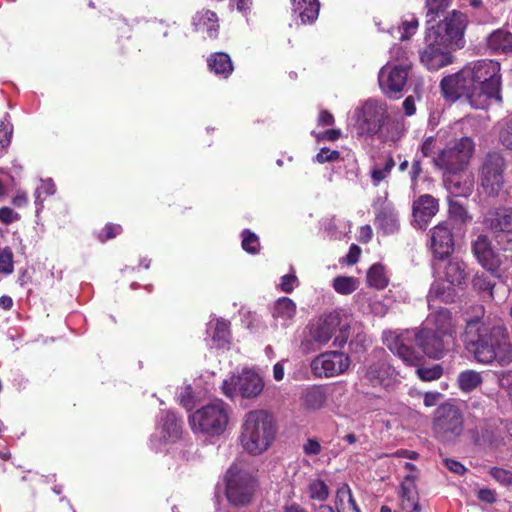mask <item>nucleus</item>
<instances>
[{"instance_id": "nucleus-1", "label": "nucleus", "mask_w": 512, "mask_h": 512, "mask_svg": "<svg viewBox=\"0 0 512 512\" xmlns=\"http://www.w3.org/2000/svg\"><path fill=\"white\" fill-rule=\"evenodd\" d=\"M440 87L444 97L452 101L465 97L473 108L486 109L493 101H502L500 64L490 59L470 62L444 77Z\"/></svg>"}, {"instance_id": "nucleus-2", "label": "nucleus", "mask_w": 512, "mask_h": 512, "mask_svg": "<svg viewBox=\"0 0 512 512\" xmlns=\"http://www.w3.org/2000/svg\"><path fill=\"white\" fill-rule=\"evenodd\" d=\"M465 350L482 365L512 363V340L501 320L474 318L466 322L462 335Z\"/></svg>"}, {"instance_id": "nucleus-3", "label": "nucleus", "mask_w": 512, "mask_h": 512, "mask_svg": "<svg viewBox=\"0 0 512 512\" xmlns=\"http://www.w3.org/2000/svg\"><path fill=\"white\" fill-rule=\"evenodd\" d=\"M383 343L407 366H418L424 357L442 359L448 352V341L430 327L384 331Z\"/></svg>"}, {"instance_id": "nucleus-4", "label": "nucleus", "mask_w": 512, "mask_h": 512, "mask_svg": "<svg viewBox=\"0 0 512 512\" xmlns=\"http://www.w3.org/2000/svg\"><path fill=\"white\" fill-rule=\"evenodd\" d=\"M276 434L273 416L263 409L247 412L242 419L239 441L249 454L259 455L272 444Z\"/></svg>"}, {"instance_id": "nucleus-5", "label": "nucleus", "mask_w": 512, "mask_h": 512, "mask_svg": "<svg viewBox=\"0 0 512 512\" xmlns=\"http://www.w3.org/2000/svg\"><path fill=\"white\" fill-rule=\"evenodd\" d=\"M351 330V323L347 317L338 311L322 315L310 327V336L319 346L326 345L334 337L333 346L342 348L347 343Z\"/></svg>"}, {"instance_id": "nucleus-6", "label": "nucleus", "mask_w": 512, "mask_h": 512, "mask_svg": "<svg viewBox=\"0 0 512 512\" xmlns=\"http://www.w3.org/2000/svg\"><path fill=\"white\" fill-rule=\"evenodd\" d=\"M230 414L231 407L222 400H216L196 410L189 422L194 432L218 436L226 430Z\"/></svg>"}, {"instance_id": "nucleus-7", "label": "nucleus", "mask_w": 512, "mask_h": 512, "mask_svg": "<svg viewBox=\"0 0 512 512\" xmlns=\"http://www.w3.org/2000/svg\"><path fill=\"white\" fill-rule=\"evenodd\" d=\"M256 481L242 466L234 464L226 473V497L233 506L245 507L252 502Z\"/></svg>"}, {"instance_id": "nucleus-8", "label": "nucleus", "mask_w": 512, "mask_h": 512, "mask_svg": "<svg viewBox=\"0 0 512 512\" xmlns=\"http://www.w3.org/2000/svg\"><path fill=\"white\" fill-rule=\"evenodd\" d=\"M433 429L440 440L456 441L464 431V418L461 410L451 403L441 404L435 411Z\"/></svg>"}, {"instance_id": "nucleus-9", "label": "nucleus", "mask_w": 512, "mask_h": 512, "mask_svg": "<svg viewBox=\"0 0 512 512\" xmlns=\"http://www.w3.org/2000/svg\"><path fill=\"white\" fill-rule=\"evenodd\" d=\"M473 150V140L469 137H462L443 149L435 159V164L444 172H461L466 170Z\"/></svg>"}, {"instance_id": "nucleus-10", "label": "nucleus", "mask_w": 512, "mask_h": 512, "mask_svg": "<svg viewBox=\"0 0 512 512\" xmlns=\"http://www.w3.org/2000/svg\"><path fill=\"white\" fill-rule=\"evenodd\" d=\"M425 47L419 51L420 62L430 71H437L453 62L451 50L433 30H426Z\"/></svg>"}, {"instance_id": "nucleus-11", "label": "nucleus", "mask_w": 512, "mask_h": 512, "mask_svg": "<svg viewBox=\"0 0 512 512\" xmlns=\"http://www.w3.org/2000/svg\"><path fill=\"white\" fill-rule=\"evenodd\" d=\"M263 389L262 378L251 370H244L240 374L232 375L222 384L223 394L230 399L238 395L246 399L256 398Z\"/></svg>"}, {"instance_id": "nucleus-12", "label": "nucleus", "mask_w": 512, "mask_h": 512, "mask_svg": "<svg viewBox=\"0 0 512 512\" xmlns=\"http://www.w3.org/2000/svg\"><path fill=\"white\" fill-rule=\"evenodd\" d=\"M356 117L358 133L374 136L381 130L388 117L387 105L382 101L369 99L356 110Z\"/></svg>"}, {"instance_id": "nucleus-13", "label": "nucleus", "mask_w": 512, "mask_h": 512, "mask_svg": "<svg viewBox=\"0 0 512 512\" xmlns=\"http://www.w3.org/2000/svg\"><path fill=\"white\" fill-rule=\"evenodd\" d=\"M505 160L500 153L486 155L479 171L480 185L489 196H497L504 184Z\"/></svg>"}, {"instance_id": "nucleus-14", "label": "nucleus", "mask_w": 512, "mask_h": 512, "mask_svg": "<svg viewBox=\"0 0 512 512\" xmlns=\"http://www.w3.org/2000/svg\"><path fill=\"white\" fill-rule=\"evenodd\" d=\"M467 26V16L457 10H453L442 22L427 28L433 30L441 37L442 43L453 49L462 48L464 45V32Z\"/></svg>"}, {"instance_id": "nucleus-15", "label": "nucleus", "mask_w": 512, "mask_h": 512, "mask_svg": "<svg viewBox=\"0 0 512 512\" xmlns=\"http://www.w3.org/2000/svg\"><path fill=\"white\" fill-rule=\"evenodd\" d=\"M400 372L386 358L369 363L363 374V380L372 387L390 389L401 382Z\"/></svg>"}, {"instance_id": "nucleus-16", "label": "nucleus", "mask_w": 512, "mask_h": 512, "mask_svg": "<svg viewBox=\"0 0 512 512\" xmlns=\"http://www.w3.org/2000/svg\"><path fill=\"white\" fill-rule=\"evenodd\" d=\"M351 364L350 357L338 351H326L316 356L311 364V371L317 377L330 378L346 372Z\"/></svg>"}, {"instance_id": "nucleus-17", "label": "nucleus", "mask_w": 512, "mask_h": 512, "mask_svg": "<svg viewBox=\"0 0 512 512\" xmlns=\"http://www.w3.org/2000/svg\"><path fill=\"white\" fill-rule=\"evenodd\" d=\"M409 63L395 64L389 61L378 74L379 86L388 97H393L403 91L408 78Z\"/></svg>"}, {"instance_id": "nucleus-18", "label": "nucleus", "mask_w": 512, "mask_h": 512, "mask_svg": "<svg viewBox=\"0 0 512 512\" xmlns=\"http://www.w3.org/2000/svg\"><path fill=\"white\" fill-rule=\"evenodd\" d=\"M482 224L497 239L512 236V207L500 205L489 208L483 215Z\"/></svg>"}, {"instance_id": "nucleus-19", "label": "nucleus", "mask_w": 512, "mask_h": 512, "mask_svg": "<svg viewBox=\"0 0 512 512\" xmlns=\"http://www.w3.org/2000/svg\"><path fill=\"white\" fill-rule=\"evenodd\" d=\"M426 318V326L430 327L439 335L446 339H454L457 334V319L447 308L430 309Z\"/></svg>"}, {"instance_id": "nucleus-20", "label": "nucleus", "mask_w": 512, "mask_h": 512, "mask_svg": "<svg viewBox=\"0 0 512 512\" xmlns=\"http://www.w3.org/2000/svg\"><path fill=\"white\" fill-rule=\"evenodd\" d=\"M439 210V201L430 194L420 195L412 205L414 225L419 229H425L430 220Z\"/></svg>"}, {"instance_id": "nucleus-21", "label": "nucleus", "mask_w": 512, "mask_h": 512, "mask_svg": "<svg viewBox=\"0 0 512 512\" xmlns=\"http://www.w3.org/2000/svg\"><path fill=\"white\" fill-rule=\"evenodd\" d=\"M444 185L451 197H469L474 189V176L471 172H444Z\"/></svg>"}, {"instance_id": "nucleus-22", "label": "nucleus", "mask_w": 512, "mask_h": 512, "mask_svg": "<svg viewBox=\"0 0 512 512\" xmlns=\"http://www.w3.org/2000/svg\"><path fill=\"white\" fill-rule=\"evenodd\" d=\"M472 251L478 262L491 274L495 275L500 266V259L493 251L491 241L485 234H480L472 243Z\"/></svg>"}, {"instance_id": "nucleus-23", "label": "nucleus", "mask_w": 512, "mask_h": 512, "mask_svg": "<svg viewBox=\"0 0 512 512\" xmlns=\"http://www.w3.org/2000/svg\"><path fill=\"white\" fill-rule=\"evenodd\" d=\"M431 249L439 260L448 257L454 249V239L446 222H441L430 230Z\"/></svg>"}, {"instance_id": "nucleus-24", "label": "nucleus", "mask_w": 512, "mask_h": 512, "mask_svg": "<svg viewBox=\"0 0 512 512\" xmlns=\"http://www.w3.org/2000/svg\"><path fill=\"white\" fill-rule=\"evenodd\" d=\"M437 268L443 270V278L447 283L453 286H462L466 283L468 277L466 263L458 257H451L448 260H440Z\"/></svg>"}, {"instance_id": "nucleus-25", "label": "nucleus", "mask_w": 512, "mask_h": 512, "mask_svg": "<svg viewBox=\"0 0 512 512\" xmlns=\"http://www.w3.org/2000/svg\"><path fill=\"white\" fill-rule=\"evenodd\" d=\"M455 286L447 283L441 277L436 279L427 294V302L429 309L434 307L435 301L439 300L444 303H452L456 299Z\"/></svg>"}, {"instance_id": "nucleus-26", "label": "nucleus", "mask_w": 512, "mask_h": 512, "mask_svg": "<svg viewBox=\"0 0 512 512\" xmlns=\"http://www.w3.org/2000/svg\"><path fill=\"white\" fill-rule=\"evenodd\" d=\"M375 226L384 234H392L399 228L397 213L390 204L384 205L376 214Z\"/></svg>"}, {"instance_id": "nucleus-27", "label": "nucleus", "mask_w": 512, "mask_h": 512, "mask_svg": "<svg viewBox=\"0 0 512 512\" xmlns=\"http://www.w3.org/2000/svg\"><path fill=\"white\" fill-rule=\"evenodd\" d=\"M292 6L294 14L301 19L302 24H311L318 18V0H292Z\"/></svg>"}, {"instance_id": "nucleus-28", "label": "nucleus", "mask_w": 512, "mask_h": 512, "mask_svg": "<svg viewBox=\"0 0 512 512\" xmlns=\"http://www.w3.org/2000/svg\"><path fill=\"white\" fill-rule=\"evenodd\" d=\"M193 25L197 31L206 32L210 38L216 37L219 27L216 13L210 10L196 13L193 18Z\"/></svg>"}, {"instance_id": "nucleus-29", "label": "nucleus", "mask_w": 512, "mask_h": 512, "mask_svg": "<svg viewBox=\"0 0 512 512\" xmlns=\"http://www.w3.org/2000/svg\"><path fill=\"white\" fill-rule=\"evenodd\" d=\"M158 429H161V439L163 440H176L181 433V425L176 415L171 411L162 412Z\"/></svg>"}, {"instance_id": "nucleus-30", "label": "nucleus", "mask_w": 512, "mask_h": 512, "mask_svg": "<svg viewBox=\"0 0 512 512\" xmlns=\"http://www.w3.org/2000/svg\"><path fill=\"white\" fill-rule=\"evenodd\" d=\"M487 47L495 53L512 51V33L505 29L493 31L487 38Z\"/></svg>"}, {"instance_id": "nucleus-31", "label": "nucleus", "mask_w": 512, "mask_h": 512, "mask_svg": "<svg viewBox=\"0 0 512 512\" xmlns=\"http://www.w3.org/2000/svg\"><path fill=\"white\" fill-rule=\"evenodd\" d=\"M211 71L223 78H228L233 72V64L228 54L224 52H216L207 60Z\"/></svg>"}, {"instance_id": "nucleus-32", "label": "nucleus", "mask_w": 512, "mask_h": 512, "mask_svg": "<svg viewBox=\"0 0 512 512\" xmlns=\"http://www.w3.org/2000/svg\"><path fill=\"white\" fill-rule=\"evenodd\" d=\"M482 383V373L476 370L467 369L461 371L457 376V386L463 393H470L476 390Z\"/></svg>"}, {"instance_id": "nucleus-33", "label": "nucleus", "mask_w": 512, "mask_h": 512, "mask_svg": "<svg viewBox=\"0 0 512 512\" xmlns=\"http://www.w3.org/2000/svg\"><path fill=\"white\" fill-rule=\"evenodd\" d=\"M296 315V304L288 297L279 298L273 309L272 316L276 320H281L283 325L291 321Z\"/></svg>"}, {"instance_id": "nucleus-34", "label": "nucleus", "mask_w": 512, "mask_h": 512, "mask_svg": "<svg viewBox=\"0 0 512 512\" xmlns=\"http://www.w3.org/2000/svg\"><path fill=\"white\" fill-rule=\"evenodd\" d=\"M367 283L369 286L378 290L384 289L388 285V278L385 275L384 268L380 264H374L367 272Z\"/></svg>"}, {"instance_id": "nucleus-35", "label": "nucleus", "mask_w": 512, "mask_h": 512, "mask_svg": "<svg viewBox=\"0 0 512 512\" xmlns=\"http://www.w3.org/2000/svg\"><path fill=\"white\" fill-rule=\"evenodd\" d=\"M307 491L312 500L324 502L328 499L330 490L327 484L321 479H313L309 482Z\"/></svg>"}, {"instance_id": "nucleus-36", "label": "nucleus", "mask_w": 512, "mask_h": 512, "mask_svg": "<svg viewBox=\"0 0 512 512\" xmlns=\"http://www.w3.org/2000/svg\"><path fill=\"white\" fill-rule=\"evenodd\" d=\"M359 285L357 278L351 276H338L333 279L334 290L342 295H348L353 293Z\"/></svg>"}, {"instance_id": "nucleus-37", "label": "nucleus", "mask_w": 512, "mask_h": 512, "mask_svg": "<svg viewBox=\"0 0 512 512\" xmlns=\"http://www.w3.org/2000/svg\"><path fill=\"white\" fill-rule=\"evenodd\" d=\"M449 215L452 219L461 224H465L471 220V216L469 215L466 208L451 198H449Z\"/></svg>"}, {"instance_id": "nucleus-38", "label": "nucleus", "mask_w": 512, "mask_h": 512, "mask_svg": "<svg viewBox=\"0 0 512 512\" xmlns=\"http://www.w3.org/2000/svg\"><path fill=\"white\" fill-rule=\"evenodd\" d=\"M416 374L422 381H434L443 375V367L440 364H434L431 367L416 366Z\"/></svg>"}, {"instance_id": "nucleus-39", "label": "nucleus", "mask_w": 512, "mask_h": 512, "mask_svg": "<svg viewBox=\"0 0 512 512\" xmlns=\"http://www.w3.org/2000/svg\"><path fill=\"white\" fill-rule=\"evenodd\" d=\"M395 163L392 158H389L383 167L375 166L371 171V178L373 180V184L377 186L381 181H383L391 172Z\"/></svg>"}, {"instance_id": "nucleus-40", "label": "nucleus", "mask_w": 512, "mask_h": 512, "mask_svg": "<svg viewBox=\"0 0 512 512\" xmlns=\"http://www.w3.org/2000/svg\"><path fill=\"white\" fill-rule=\"evenodd\" d=\"M352 491L348 484H342L336 491L335 506L337 512L347 510L346 502L351 500Z\"/></svg>"}, {"instance_id": "nucleus-41", "label": "nucleus", "mask_w": 512, "mask_h": 512, "mask_svg": "<svg viewBox=\"0 0 512 512\" xmlns=\"http://www.w3.org/2000/svg\"><path fill=\"white\" fill-rule=\"evenodd\" d=\"M325 401V394L320 388H312L306 394V403L313 409L321 408Z\"/></svg>"}, {"instance_id": "nucleus-42", "label": "nucleus", "mask_w": 512, "mask_h": 512, "mask_svg": "<svg viewBox=\"0 0 512 512\" xmlns=\"http://www.w3.org/2000/svg\"><path fill=\"white\" fill-rule=\"evenodd\" d=\"M259 239L256 234L250 230H244L242 232V248L251 254H255L258 251Z\"/></svg>"}, {"instance_id": "nucleus-43", "label": "nucleus", "mask_w": 512, "mask_h": 512, "mask_svg": "<svg viewBox=\"0 0 512 512\" xmlns=\"http://www.w3.org/2000/svg\"><path fill=\"white\" fill-rule=\"evenodd\" d=\"M474 289L480 292H487L489 296H492V290L495 286V283L490 279V277L485 274H477L472 281Z\"/></svg>"}, {"instance_id": "nucleus-44", "label": "nucleus", "mask_w": 512, "mask_h": 512, "mask_svg": "<svg viewBox=\"0 0 512 512\" xmlns=\"http://www.w3.org/2000/svg\"><path fill=\"white\" fill-rule=\"evenodd\" d=\"M452 0H426V7L428 9L427 16L432 15L431 20H434L435 17L440 13L447 9Z\"/></svg>"}, {"instance_id": "nucleus-45", "label": "nucleus", "mask_w": 512, "mask_h": 512, "mask_svg": "<svg viewBox=\"0 0 512 512\" xmlns=\"http://www.w3.org/2000/svg\"><path fill=\"white\" fill-rule=\"evenodd\" d=\"M13 133V126L10 121L5 118L0 121V149H5L10 145Z\"/></svg>"}, {"instance_id": "nucleus-46", "label": "nucleus", "mask_w": 512, "mask_h": 512, "mask_svg": "<svg viewBox=\"0 0 512 512\" xmlns=\"http://www.w3.org/2000/svg\"><path fill=\"white\" fill-rule=\"evenodd\" d=\"M489 474L500 484L504 486H510L512 485V472L498 468L493 467L490 469Z\"/></svg>"}, {"instance_id": "nucleus-47", "label": "nucleus", "mask_w": 512, "mask_h": 512, "mask_svg": "<svg viewBox=\"0 0 512 512\" xmlns=\"http://www.w3.org/2000/svg\"><path fill=\"white\" fill-rule=\"evenodd\" d=\"M13 272V253L9 248L0 252V273L10 274Z\"/></svg>"}, {"instance_id": "nucleus-48", "label": "nucleus", "mask_w": 512, "mask_h": 512, "mask_svg": "<svg viewBox=\"0 0 512 512\" xmlns=\"http://www.w3.org/2000/svg\"><path fill=\"white\" fill-rule=\"evenodd\" d=\"M229 337V324L224 320H218L215 325L213 340L226 343Z\"/></svg>"}, {"instance_id": "nucleus-49", "label": "nucleus", "mask_w": 512, "mask_h": 512, "mask_svg": "<svg viewBox=\"0 0 512 512\" xmlns=\"http://www.w3.org/2000/svg\"><path fill=\"white\" fill-rule=\"evenodd\" d=\"M55 193V185L51 179L41 182V185L35 191L36 202H42V195L49 196Z\"/></svg>"}, {"instance_id": "nucleus-50", "label": "nucleus", "mask_w": 512, "mask_h": 512, "mask_svg": "<svg viewBox=\"0 0 512 512\" xmlns=\"http://www.w3.org/2000/svg\"><path fill=\"white\" fill-rule=\"evenodd\" d=\"M501 144L512 151V117L506 122L505 127L499 134Z\"/></svg>"}, {"instance_id": "nucleus-51", "label": "nucleus", "mask_w": 512, "mask_h": 512, "mask_svg": "<svg viewBox=\"0 0 512 512\" xmlns=\"http://www.w3.org/2000/svg\"><path fill=\"white\" fill-rule=\"evenodd\" d=\"M391 62L395 64L408 63V51L399 45L391 48Z\"/></svg>"}, {"instance_id": "nucleus-52", "label": "nucleus", "mask_w": 512, "mask_h": 512, "mask_svg": "<svg viewBox=\"0 0 512 512\" xmlns=\"http://www.w3.org/2000/svg\"><path fill=\"white\" fill-rule=\"evenodd\" d=\"M340 158L339 151L322 148L316 155V161L319 163L332 162Z\"/></svg>"}, {"instance_id": "nucleus-53", "label": "nucleus", "mask_w": 512, "mask_h": 512, "mask_svg": "<svg viewBox=\"0 0 512 512\" xmlns=\"http://www.w3.org/2000/svg\"><path fill=\"white\" fill-rule=\"evenodd\" d=\"M121 232H122V227L120 225L107 224L103 229L104 234H100L98 238L101 242H105L106 240L116 237Z\"/></svg>"}, {"instance_id": "nucleus-54", "label": "nucleus", "mask_w": 512, "mask_h": 512, "mask_svg": "<svg viewBox=\"0 0 512 512\" xmlns=\"http://www.w3.org/2000/svg\"><path fill=\"white\" fill-rule=\"evenodd\" d=\"M444 465L449 469L452 473L457 475H464L467 472V468L457 460L445 458L443 459Z\"/></svg>"}, {"instance_id": "nucleus-55", "label": "nucleus", "mask_w": 512, "mask_h": 512, "mask_svg": "<svg viewBox=\"0 0 512 512\" xmlns=\"http://www.w3.org/2000/svg\"><path fill=\"white\" fill-rule=\"evenodd\" d=\"M499 386L512 397V371H503L498 377Z\"/></svg>"}, {"instance_id": "nucleus-56", "label": "nucleus", "mask_w": 512, "mask_h": 512, "mask_svg": "<svg viewBox=\"0 0 512 512\" xmlns=\"http://www.w3.org/2000/svg\"><path fill=\"white\" fill-rule=\"evenodd\" d=\"M297 282H298V279L295 275H293V274L284 275L281 278V283H280L281 290L285 293H291L294 290V287Z\"/></svg>"}, {"instance_id": "nucleus-57", "label": "nucleus", "mask_w": 512, "mask_h": 512, "mask_svg": "<svg viewBox=\"0 0 512 512\" xmlns=\"http://www.w3.org/2000/svg\"><path fill=\"white\" fill-rule=\"evenodd\" d=\"M180 404L186 409L190 410L193 407V396L192 389L190 386H186L184 391L179 395Z\"/></svg>"}, {"instance_id": "nucleus-58", "label": "nucleus", "mask_w": 512, "mask_h": 512, "mask_svg": "<svg viewBox=\"0 0 512 512\" xmlns=\"http://www.w3.org/2000/svg\"><path fill=\"white\" fill-rule=\"evenodd\" d=\"M477 498L485 503L492 504L496 501V492L489 488H481L477 492Z\"/></svg>"}, {"instance_id": "nucleus-59", "label": "nucleus", "mask_w": 512, "mask_h": 512, "mask_svg": "<svg viewBox=\"0 0 512 512\" xmlns=\"http://www.w3.org/2000/svg\"><path fill=\"white\" fill-rule=\"evenodd\" d=\"M418 28V20L412 19L411 21H405L403 22V29L404 32L401 35L402 40L409 39L417 30Z\"/></svg>"}, {"instance_id": "nucleus-60", "label": "nucleus", "mask_w": 512, "mask_h": 512, "mask_svg": "<svg viewBox=\"0 0 512 512\" xmlns=\"http://www.w3.org/2000/svg\"><path fill=\"white\" fill-rule=\"evenodd\" d=\"M303 451L307 455H318L321 452V445L315 439H308L303 445Z\"/></svg>"}, {"instance_id": "nucleus-61", "label": "nucleus", "mask_w": 512, "mask_h": 512, "mask_svg": "<svg viewBox=\"0 0 512 512\" xmlns=\"http://www.w3.org/2000/svg\"><path fill=\"white\" fill-rule=\"evenodd\" d=\"M402 508L407 512H420L417 496L404 498L402 500Z\"/></svg>"}, {"instance_id": "nucleus-62", "label": "nucleus", "mask_w": 512, "mask_h": 512, "mask_svg": "<svg viewBox=\"0 0 512 512\" xmlns=\"http://www.w3.org/2000/svg\"><path fill=\"white\" fill-rule=\"evenodd\" d=\"M17 219V214L14 213V211L8 207H3L0 209V221L5 224H10L14 220Z\"/></svg>"}, {"instance_id": "nucleus-63", "label": "nucleus", "mask_w": 512, "mask_h": 512, "mask_svg": "<svg viewBox=\"0 0 512 512\" xmlns=\"http://www.w3.org/2000/svg\"><path fill=\"white\" fill-rule=\"evenodd\" d=\"M360 254H361V249L355 244L351 245L349 248V252L346 256L347 264L353 265V264L357 263L359 260Z\"/></svg>"}, {"instance_id": "nucleus-64", "label": "nucleus", "mask_w": 512, "mask_h": 512, "mask_svg": "<svg viewBox=\"0 0 512 512\" xmlns=\"http://www.w3.org/2000/svg\"><path fill=\"white\" fill-rule=\"evenodd\" d=\"M441 397H442V394L439 392H427V393H425L424 399H423L424 405L426 407L435 406L439 402Z\"/></svg>"}]
</instances>
